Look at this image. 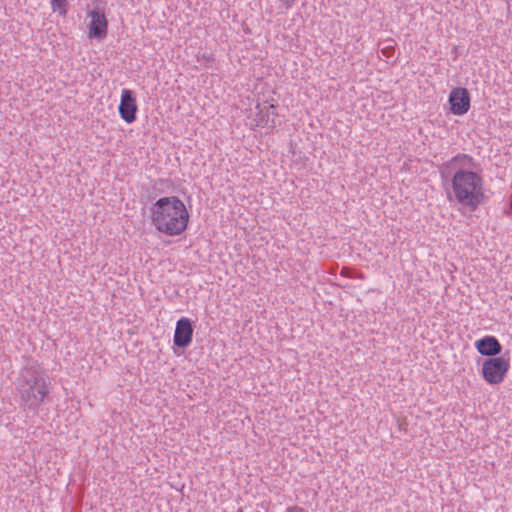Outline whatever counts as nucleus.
<instances>
[{"instance_id": "obj_1", "label": "nucleus", "mask_w": 512, "mask_h": 512, "mask_svg": "<svg viewBox=\"0 0 512 512\" xmlns=\"http://www.w3.org/2000/svg\"><path fill=\"white\" fill-rule=\"evenodd\" d=\"M477 166L472 156L459 153L439 168L441 179L450 181L455 201L470 211H475L485 199L483 177L474 171Z\"/></svg>"}, {"instance_id": "obj_2", "label": "nucleus", "mask_w": 512, "mask_h": 512, "mask_svg": "<svg viewBox=\"0 0 512 512\" xmlns=\"http://www.w3.org/2000/svg\"><path fill=\"white\" fill-rule=\"evenodd\" d=\"M13 384L20 405L31 411H38L50 393V380L41 365L33 359L25 361Z\"/></svg>"}, {"instance_id": "obj_3", "label": "nucleus", "mask_w": 512, "mask_h": 512, "mask_svg": "<svg viewBox=\"0 0 512 512\" xmlns=\"http://www.w3.org/2000/svg\"><path fill=\"white\" fill-rule=\"evenodd\" d=\"M151 224L155 229L168 236H179L186 229L189 212L177 196L159 198L150 207Z\"/></svg>"}, {"instance_id": "obj_4", "label": "nucleus", "mask_w": 512, "mask_h": 512, "mask_svg": "<svg viewBox=\"0 0 512 512\" xmlns=\"http://www.w3.org/2000/svg\"><path fill=\"white\" fill-rule=\"evenodd\" d=\"M510 369L509 352L494 358H488L483 362L482 377L491 384L496 385L503 382Z\"/></svg>"}, {"instance_id": "obj_5", "label": "nucleus", "mask_w": 512, "mask_h": 512, "mask_svg": "<svg viewBox=\"0 0 512 512\" xmlns=\"http://www.w3.org/2000/svg\"><path fill=\"white\" fill-rule=\"evenodd\" d=\"M137 110L138 107L134 91L130 89H123L121 92L120 104L118 106L120 117L126 123L131 124L136 120Z\"/></svg>"}, {"instance_id": "obj_6", "label": "nucleus", "mask_w": 512, "mask_h": 512, "mask_svg": "<svg viewBox=\"0 0 512 512\" xmlns=\"http://www.w3.org/2000/svg\"><path fill=\"white\" fill-rule=\"evenodd\" d=\"M448 101L454 115H464L470 109V94L466 88H454L449 94Z\"/></svg>"}, {"instance_id": "obj_7", "label": "nucleus", "mask_w": 512, "mask_h": 512, "mask_svg": "<svg viewBox=\"0 0 512 512\" xmlns=\"http://www.w3.org/2000/svg\"><path fill=\"white\" fill-rule=\"evenodd\" d=\"M193 325L189 318L182 317L176 322L173 343L180 348L188 347L193 339Z\"/></svg>"}, {"instance_id": "obj_8", "label": "nucleus", "mask_w": 512, "mask_h": 512, "mask_svg": "<svg viewBox=\"0 0 512 512\" xmlns=\"http://www.w3.org/2000/svg\"><path fill=\"white\" fill-rule=\"evenodd\" d=\"M88 16L91 18L89 23V38L103 39L107 35L108 21L103 11L93 9L89 11Z\"/></svg>"}, {"instance_id": "obj_9", "label": "nucleus", "mask_w": 512, "mask_h": 512, "mask_svg": "<svg viewBox=\"0 0 512 512\" xmlns=\"http://www.w3.org/2000/svg\"><path fill=\"white\" fill-rule=\"evenodd\" d=\"M474 346L481 355L488 356L489 358L498 357L502 353V345L492 335H486L476 340Z\"/></svg>"}, {"instance_id": "obj_10", "label": "nucleus", "mask_w": 512, "mask_h": 512, "mask_svg": "<svg viewBox=\"0 0 512 512\" xmlns=\"http://www.w3.org/2000/svg\"><path fill=\"white\" fill-rule=\"evenodd\" d=\"M258 109V112L255 116V121L258 126L261 127H268V128H274L275 127V117L277 116L276 113V106L273 104L270 105H264L261 107L259 104L256 106Z\"/></svg>"}, {"instance_id": "obj_11", "label": "nucleus", "mask_w": 512, "mask_h": 512, "mask_svg": "<svg viewBox=\"0 0 512 512\" xmlns=\"http://www.w3.org/2000/svg\"><path fill=\"white\" fill-rule=\"evenodd\" d=\"M51 9L65 17L68 11V0H50Z\"/></svg>"}, {"instance_id": "obj_12", "label": "nucleus", "mask_w": 512, "mask_h": 512, "mask_svg": "<svg viewBox=\"0 0 512 512\" xmlns=\"http://www.w3.org/2000/svg\"><path fill=\"white\" fill-rule=\"evenodd\" d=\"M394 53H395V47L393 44H388L381 48V54L386 58L392 57L394 55Z\"/></svg>"}, {"instance_id": "obj_13", "label": "nucleus", "mask_w": 512, "mask_h": 512, "mask_svg": "<svg viewBox=\"0 0 512 512\" xmlns=\"http://www.w3.org/2000/svg\"><path fill=\"white\" fill-rule=\"evenodd\" d=\"M280 4V8H282L284 11L290 10L294 4L296 3V0H278Z\"/></svg>"}, {"instance_id": "obj_14", "label": "nucleus", "mask_w": 512, "mask_h": 512, "mask_svg": "<svg viewBox=\"0 0 512 512\" xmlns=\"http://www.w3.org/2000/svg\"><path fill=\"white\" fill-rule=\"evenodd\" d=\"M201 58L203 60H205L206 62H209V61L213 60V56L211 54H206V53L202 54Z\"/></svg>"}, {"instance_id": "obj_15", "label": "nucleus", "mask_w": 512, "mask_h": 512, "mask_svg": "<svg viewBox=\"0 0 512 512\" xmlns=\"http://www.w3.org/2000/svg\"><path fill=\"white\" fill-rule=\"evenodd\" d=\"M238 512H242V511H238Z\"/></svg>"}]
</instances>
